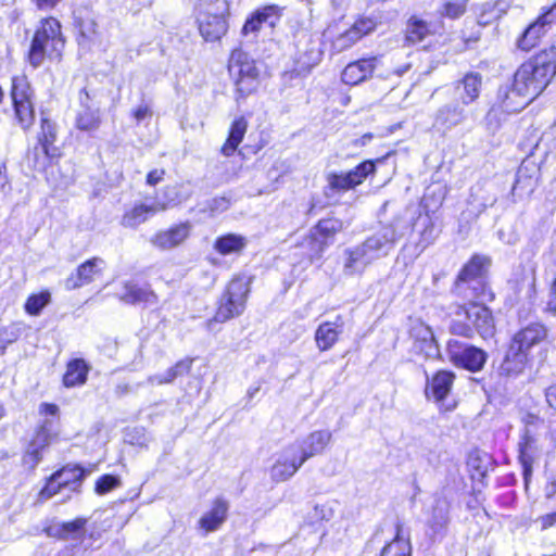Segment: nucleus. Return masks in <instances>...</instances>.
I'll return each instance as SVG.
<instances>
[{"instance_id":"nucleus-63","label":"nucleus","mask_w":556,"mask_h":556,"mask_svg":"<svg viewBox=\"0 0 556 556\" xmlns=\"http://www.w3.org/2000/svg\"><path fill=\"white\" fill-rule=\"evenodd\" d=\"M8 182L7 174L0 167V188H3Z\"/></svg>"},{"instance_id":"nucleus-13","label":"nucleus","mask_w":556,"mask_h":556,"mask_svg":"<svg viewBox=\"0 0 556 556\" xmlns=\"http://www.w3.org/2000/svg\"><path fill=\"white\" fill-rule=\"evenodd\" d=\"M305 463L293 443L287 445L277 456L269 469L270 479L280 483L293 477Z\"/></svg>"},{"instance_id":"nucleus-27","label":"nucleus","mask_w":556,"mask_h":556,"mask_svg":"<svg viewBox=\"0 0 556 556\" xmlns=\"http://www.w3.org/2000/svg\"><path fill=\"white\" fill-rule=\"evenodd\" d=\"M344 320L337 316L333 321L321 323L315 331V342L319 351L330 350L339 340L343 332Z\"/></svg>"},{"instance_id":"nucleus-36","label":"nucleus","mask_w":556,"mask_h":556,"mask_svg":"<svg viewBox=\"0 0 556 556\" xmlns=\"http://www.w3.org/2000/svg\"><path fill=\"white\" fill-rule=\"evenodd\" d=\"M437 28L431 23L422 20L417 15H413L408 18L406 24L405 38L412 45L421 42L428 36L433 35Z\"/></svg>"},{"instance_id":"nucleus-4","label":"nucleus","mask_w":556,"mask_h":556,"mask_svg":"<svg viewBox=\"0 0 556 556\" xmlns=\"http://www.w3.org/2000/svg\"><path fill=\"white\" fill-rule=\"evenodd\" d=\"M491 264L489 256L475 254L459 270L454 292L467 300H493L494 295L486 283V271Z\"/></svg>"},{"instance_id":"nucleus-43","label":"nucleus","mask_w":556,"mask_h":556,"mask_svg":"<svg viewBox=\"0 0 556 556\" xmlns=\"http://www.w3.org/2000/svg\"><path fill=\"white\" fill-rule=\"evenodd\" d=\"M548 30L536 20L530 24L518 40V48L529 51L534 48Z\"/></svg>"},{"instance_id":"nucleus-46","label":"nucleus","mask_w":556,"mask_h":556,"mask_svg":"<svg viewBox=\"0 0 556 556\" xmlns=\"http://www.w3.org/2000/svg\"><path fill=\"white\" fill-rule=\"evenodd\" d=\"M121 484L119 479L111 473L100 476L94 482V492L104 495Z\"/></svg>"},{"instance_id":"nucleus-23","label":"nucleus","mask_w":556,"mask_h":556,"mask_svg":"<svg viewBox=\"0 0 556 556\" xmlns=\"http://www.w3.org/2000/svg\"><path fill=\"white\" fill-rule=\"evenodd\" d=\"M378 64L379 59L377 56L351 62L342 72V81L346 85H358L367 78L371 77Z\"/></svg>"},{"instance_id":"nucleus-34","label":"nucleus","mask_w":556,"mask_h":556,"mask_svg":"<svg viewBox=\"0 0 556 556\" xmlns=\"http://www.w3.org/2000/svg\"><path fill=\"white\" fill-rule=\"evenodd\" d=\"M89 94L86 90L80 91V103L83 109L78 111L76 115L75 125L79 130L83 131H96L101 125L100 111L98 109H91L85 105V99L88 100Z\"/></svg>"},{"instance_id":"nucleus-26","label":"nucleus","mask_w":556,"mask_h":556,"mask_svg":"<svg viewBox=\"0 0 556 556\" xmlns=\"http://www.w3.org/2000/svg\"><path fill=\"white\" fill-rule=\"evenodd\" d=\"M379 556H413L412 542L402 521L394 523V535L382 546Z\"/></svg>"},{"instance_id":"nucleus-29","label":"nucleus","mask_w":556,"mask_h":556,"mask_svg":"<svg viewBox=\"0 0 556 556\" xmlns=\"http://www.w3.org/2000/svg\"><path fill=\"white\" fill-rule=\"evenodd\" d=\"M409 207L413 210L412 212H415V215L410 219V222L417 215L416 223L414 224V228L419 235L417 248H419L420 250H425L435 241L439 235V230L437 229L435 224L429 214L422 215L415 206Z\"/></svg>"},{"instance_id":"nucleus-2","label":"nucleus","mask_w":556,"mask_h":556,"mask_svg":"<svg viewBox=\"0 0 556 556\" xmlns=\"http://www.w3.org/2000/svg\"><path fill=\"white\" fill-rule=\"evenodd\" d=\"M410 207H401L392 220L368 237L363 243L344 251V273L362 274L372 262L387 256L395 243L410 229V219L415 212Z\"/></svg>"},{"instance_id":"nucleus-48","label":"nucleus","mask_w":556,"mask_h":556,"mask_svg":"<svg viewBox=\"0 0 556 556\" xmlns=\"http://www.w3.org/2000/svg\"><path fill=\"white\" fill-rule=\"evenodd\" d=\"M456 318L451 323L450 329L453 334L462 336L465 338H471L473 334L471 323L464 316H458L457 311L455 312Z\"/></svg>"},{"instance_id":"nucleus-28","label":"nucleus","mask_w":556,"mask_h":556,"mask_svg":"<svg viewBox=\"0 0 556 556\" xmlns=\"http://www.w3.org/2000/svg\"><path fill=\"white\" fill-rule=\"evenodd\" d=\"M117 296L127 304L153 305L157 301L155 293L150 288L141 287L134 281L124 282Z\"/></svg>"},{"instance_id":"nucleus-24","label":"nucleus","mask_w":556,"mask_h":556,"mask_svg":"<svg viewBox=\"0 0 556 556\" xmlns=\"http://www.w3.org/2000/svg\"><path fill=\"white\" fill-rule=\"evenodd\" d=\"M482 87V76L476 72L467 73L460 80L454 85L456 99L463 105L473 103L480 96Z\"/></svg>"},{"instance_id":"nucleus-21","label":"nucleus","mask_w":556,"mask_h":556,"mask_svg":"<svg viewBox=\"0 0 556 556\" xmlns=\"http://www.w3.org/2000/svg\"><path fill=\"white\" fill-rule=\"evenodd\" d=\"M229 503L223 497H215L211 507L198 520V528L204 533L217 531L227 520Z\"/></svg>"},{"instance_id":"nucleus-38","label":"nucleus","mask_w":556,"mask_h":556,"mask_svg":"<svg viewBox=\"0 0 556 556\" xmlns=\"http://www.w3.org/2000/svg\"><path fill=\"white\" fill-rule=\"evenodd\" d=\"M192 362V358L180 359L174 366L169 367L166 371L150 376L148 378V382L151 386H162L172 383L176 378L186 376L190 372Z\"/></svg>"},{"instance_id":"nucleus-16","label":"nucleus","mask_w":556,"mask_h":556,"mask_svg":"<svg viewBox=\"0 0 556 556\" xmlns=\"http://www.w3.org/2000/svg\"><path fill=\"white\" fill-rule=\"evenodd\" d=\"M282 11L283 8L277 4H268L256 9L243 24L242 35L249 36L252 34L256 36L264 26L275 27L282 16Z\"/></svg>"},{"instance_id":"nucleus-41","label":"nucleus","mask_w":556,"mask_h":556,"mask_svg":"<svg viewBox=\"0 0 556 556\" xmlns=\"http://www.w3.org/2000/svg\"><path fill=\"white\" fill-rule=\"evenodd\" d=\"M245 237L237 233H227L216 238L214 249L222 255L240 253L247 247Z\"/></svg>"},{"instance_id":"nucleus-42","label":"nucleus","mask_w":556,"mask_h":556,"mask_svg":"<svg viewBox=\"0 0 556 556\" xmlns=\"http://www.w3.org/2000/svg\"><path fill=\"white\" fill-rule=\"evenodd\" d=\"M450 504L446 501H438L431 510L428 528L432 533L443 532L450 522Z\"/></svg>"},{"instance_id":"nucleus-35","label":"nucleus","mask_w":556,"mask_h":556,"mask_svg":"<svg viewBox=\"0 0 556 556\" xmlns=\"http://www.w3.org/2000/svg\"><path fill=\"white\" fill-rule=\"evenodd\" d=\"M90 365L83 358L71 359L63 375V384L66 388L81 387L86 383Z\"/></svg>"},{"instance_id":"nucleus-3","label":"nucleus","mask_w":556,"mask_h":556,"mask_svg":"<svg viewBox=\"0 0 556 556\" xmlns=\"http://www.w3.org/2000/svg\"><path fill=\"white\" fill-rule=\"evenodd\" d=\"M548 336V329L541 323H531L518 330L510 342L501 370L508 376L518 375L526 367L532 351Z\"/></svg>"},{"instance_id":"nucleus-56","label":"nucleus","mask_w":556,"mask_h":556,"mask_svg":"<svg viewBox=\"0 0 556 556\" xmlns=\"http://www.w3.org/2000/svg\"><path fill=\"white\" fill-rule=\"evenodd\" d=\"M540 521L543 529H548L556 526V511L543 515L540 518Z\"/></svg>"},{"instance_id":"nucleus-22","label":"nucleus","mask_w":556,"mask_h":556,"mask_svg":"<svg viewBox=\"0 0 556 556\" xmlns=\"http://www.w3.org/2000/svg\"><path fill=\"white\" fill-rule=\"evenodd\" d=\"M104 266V261L100 257H92L79 265L75 273L65 279V288L75 290L93 281Z\"/></svg>"},{"instance_id":"nucleus-19","label":"nucleus","mask_w":556,"mask_h":556,"mask_svg":"<svg viewBox=\"0 0 556 556\" xmlns=\"http://www.w3.org/2000/svg\"><path fill=\"white\" fill-rule=\"evenodd\" d=\"M191 232V224L179 223L167 229L156 232L150 240L153 247L160 250H172L182 244Z\"/></svg>"},{"instance_id":"nucleus-6","label":"nucleus","mask_w":556,"mask_h":556,"mask_svg":"<svg viewBox=\"0 0 556 556\" xmlns=\"http://www.w3.org/2000/svg\"><path fill=\"white\" fill-rule=\"evenodd\" d=\"M87 475L88 470L81 464L66 463L62 465L45 478L43 484L36 495L37 502L45 503L63 492L75 495L81 493Z\"/></svg>"},{"instance_id":"nucleus-37","label":"nucleus","mask_w":556,"mask_h":556,"mask_svg":"<svg viewBox=\"0 0 556 556\" xmlns=\"http://www.w3.org/2000/svg\"><path fill=\"white\" fill-rule=\"evenodd\" d=\"M87 518L76 517L70 521H64L51 532V529H46L48 535L53 536L58 540L66 541L71 539L81 538L87 526Z\"/></svg>"},{"instance_id":"nucleus-52","label":"nucleus","mask_w":556,"mask_h":556,"mask_svg":"<svg viewBox=\"0 0 556 556\" xmlns=\"http://www.w3.org/2000/svg\"><path fill=\"white\" fill-rule=\"evenodd\" d=\"M17 339V333L13 329L0 327V354L3 353L7 345Z\"/></svg>"},{"instance_id":"nucleus-15","label":"nucleus","mask_w":556,"mask_h":556,"mask_svg":"<svg viewBox=\"0 0 556 556\" xmlns=\"http://www.w3.org/2000/svg\"><path fill=\"white\" fill-rule=\"evenodd\" d=\"M448 354L454 364L470 371L482 369L486 362V353L472 345H463L457 340L447 343Z\"/></svg>"},{"instance_id":"nucleus-30","label":"nucleus","mask_w":556,"mask_h":556,"mask_svg":"<svg viewBox=\"0 0 556 556\" xmlns=\"http://www.w3.org/2000/svg\"><path fill=\"white\" fill-rule=\"evenodd\" d=\"M468 114L460 104H447L438 110L433 126L439 130H450L464 123Z\"/></svg>"},{"instance_id":"nucleus-59","label":"nucleus","mask_w":556,"mask_h":556,"mask_svg":"<svg viewBox=\"0 0 556 556\" xmlns=\"http://www.w3.org/2000/svg\"><path fill=\"white\" fill-rule=\"evenodd\" d=\"M419 333L421 334L422 340L426 343H429V345H432V343H433V333H432V331H431V329L429 327L420 325Z\"/></svg>"},{"instance_id":"nucleus-44","label":"nucleus","mask_w":556,"mask_h":556,"mask_svg":"<svg viewBox=\"0 0 556 556\" xmlns=\"http://www.w3.org/2000/svg\"><path fill=\"white\" fill-rule=\"evenodd\" d=\"M51 294L49 291H41L37 294L28 296L25 303V311L27 314L37 316L40 314L42 308L49 304Z\"/></svg>"},{"instance_id":"nucleus-17","label":"nucleus","mask_w":556,"mask_h":556,"mask_svg":"<svg viewBox=\"0 0 556 556\" xmlns=\"http://www.w3.org/2000/svg\"><path fill=\"white\" fill-rule=\"evenodd\" d=\"M343 229L342 220L338 218H324L313 228L311 244L314 253L312 257H319L326 248L332 243L333 237Z\"/></svg>"},{"instance_id":"nucleus-39","label":"nucleus","mask_w":556,"mask_h":556,"mask_svg":"<svg viewBox=\"0 0 556 556\" xmlns=\"http://www.w3.org/2000/svg\"><path fill=\"white\" fill-rule=\"evenodd\" d=\"M248 129V121L244 117L236 118L229 128L228 137L223 144L220 152L225 156H231L242 142Z\"/></svg>"},{"instance_id":"nucleus-57","label":"nucleus","mask_w":556,"mask_h":556,"mask_svg":"<svg viewBox=\"0 0 556 556\" xmlns=\"http://www.w3.org/2000/svg\"><path fill=\"white\" fill-rule=\"evenodd\" d=\"M546 402L556 412V387H549L545 392Z\"/></svg>"},{"instance_id":"nucleus-61","label":"nucleus","mask_w":556,"mask_h":556,"mask_svg":"<svg viewBox=\"0 0 556 556\" xmlns=\"http://www.w3.org/2000/svg\"><path fill=\"white\" fill-rule=\"evenodd\" d=\"M61 0H36V4L40 10L53 9Z\"/></svg>"},{"instance_id":"nucleus-45","label":"nucleus","mask_w":556,"mask_h":556,"mask_svg":"<svg viewBox=\"0 0 556 556\" xmlns=\"http://www.w3.org/2000/svg\"><path fill=\"white\" fill-rule=\"evenodd\" d=\"M467 8V0H444L439 14L442 17L455 20L464 15Z\"/></svg>"},{"instance_id":"nucleus-58","label":"nucleus","mask_w":556,"mask_h":556,"mask_svg":"<svg viewBox=\"0 0 556 556\" xmlns=\"http://www.w3.org/2000/svg\"><path fill=\"white\" fill-rule=\"evenodd\" d=\"M262 391V382L257 381L251 384L247 391L248 401H253Z\"/></svg>"},{"instance_id":"nucleus-47","label":"nucleus","mask_w":556,"mask_h":556,"mask_svg":"<svg viewBox=\"0 0 556 556\" xmlns=\"http://www.w3.org/2000/svg\"><path fill=\"white\" fill-rule=\"evenodd\" d=\"M43 445L28 447L22 456V465L34 470L42 459Z\"/></svg>"},{"instance_id":"nucleus-11","label":"nucleus","mask_w":556,"mask_h":556,"mask_svg":"<svg viewBox=\"0 0 556 556\" xmlns=\"http://www.w3.org/2000/svg\"><path fill=\"white\" fill-rule=\"evenodd\" d=\"M11 99L17 123L23 129H28L35 119L34 91L25 75L12 78Z\"/></svg>"},{"instance_id":"nucleus-32","label":"nucleus","mask_w":556,"mask_h":556,"mask_svg":"<svg viewBox=\"0 0 556 556\" xmlns=\"http://www.w3.org/2000/svg\"><path fill=\"white\" fill-rule=\"evenodd\" d=\"M319 62V54L309 51L299 55L295 61V65L291 71H286L282 74V81L286 87L292 86L293 79H301L306 76L314 66Z\"/></svg>"},{"instance_id":"nucleus-54","label":"nucleus","mask_w":556,"mask_h":556,"mask_svg":"<svg viewBox=\"0 0 556 556\" xmlns=\"http://www.w3.org/2000/svg\"><path fill=\"white\" fill-rule=\"evenodd\" d=\"M165 175L163 169H153L147 176V184L150 186H155L159 184Z\"/></svg>"},{"instance_id":"nucleus-12","label":"nucleus","mask_w":556,"mask_h":556,"mask_svg":"<svg viewBox=\"0 0 556 556\" xmlns=\"http://www.w3.org/2000/svg\"><path fill=\"white\" fill-rule=\"evenodd\" d=\"M485 300L468 301L466 305L457 307V315L464 316L471 323L472 330L477 331L482 338L492 337L495 330L492 312L480 302Z\"/></svg>"},{"instance_id":"nucleus-64","label":"nucleus","mask_w":556,"mask_h":556,"mask_svg":"<svg viewBox=\"0 0 556 556\" xmlns=\"http://www.w3.org/2000/svg\"><path fill=\"white\" fill-rule=\"evenodd\" d=\"M93 33H94V23L93 22L90 23V27L87 30L81 29V35L85 37H89V34H93Z\"/></svg>"},{"instance_id":"nucleus-55","label":"nucleus","mask_w":556,"mask_h":556,"mask_svg":"<svg viewBox=\"0 0 556 556\" xmlns=\"http://www.w3.org/2000/svg\"><path fill=\"white\" fill-rule=\"evenodd\" d=\"M492 8H493V10H495L497 12L496 14L500 15V17H502L509 10L510 1L497 0L495 2H492Z\"/></svg>"},{"instance_id":"nucleus-9","label":"nucleus","mask_w":556,"mask_h":556,"mask_svg":"<svg viewBox=\"0 0 556 556\" xmlns=\"http://www.w3.org/2000/svg\"><path fill=\"white\" fill-rule=\"evenodd\" d=\"M228 71L236 85L238 98H245L258 87L260 72L255 62L240 49L231 52Z\"/></svg>"},{"instance_id":"nucleus-5","label":"nucleus","mask_w":556,"mask_h":556,"mask_svg":"<svg viewBox=\"0 0 556 556\" xmlns=\"http://www.w3.org/2000/svg\"><path fill=\"white\" fill-rule=\"evenodd\" d=\"M64 47L61 23L54 17L42 18L31 39L27 61L38 68L46 59L60 60Z\"/></svg>"},{"instance_id":"nucleus-53","label":"nucleus","mask_w":556,"mask_h":556,"mask_svg":"<svg viewBox=\"0 0 556 556\" xmlns=\"http://www.w3.org/2000/svg\"><path fill=\"white\" fill-rule=\"evenodd\" d=\"M229 206L230 201L226 198H214L208 204V207L213 213L225 212Z\"/></svg>"},{"instance_id":"nucleus-18","label":"nucleus","mask_w":556,"mask_h":556,"mask_svg":"<svg viewBox=\"0 0 556 556\" xmlns=\"http://www.w3.org/2000/svg\"><path fill=\"white\" fill-rule=\"evenodd\" d=\"M454 374L448 370H440L438 371L430 380L427 382L426 387V395L429 400H433L441 407H444L448 410L452 405L445 404V401L448 397L450 391L452 389L454 382Z\"/></svg>"},{"instance_id":"nucleus-7","label":"nucleus","mask_w":556,"mask_h":556,"mask_svg":"<svg viewBox=\"0 0 556 556\" xmlns=\"http://www.w3.org/2000/svg\"><path fill=\"white\" fill-rule=\"evenodd\" d=\"M225 0H201L198 5L197 22L200 35L205 41H217L227 33Z\"/></svg>"},{"instance_id":"nucleus-31","label":"nucleus","mask_w":556,"mask_h":556,"mask_svg":"<svg viewBox=\"0 0 556 556\" xmlns=\"http://www.w3.org/2000/svg\"><path fill=\"white\" fill-rule=\"evenodd\" d=\"M538 168L534 165L529 167L525 162L516 173V180L511 188L514 197L523 198L530 195L538 185Z\"/></svg>"},{"instance_id":"nucleus-8","label":"nucleus","mask_w":556,"mask_h":556,"mask_svg":"<svg viewBox=\"0 0 556 556\" xmlns=\"http://www.w3.org/2000/svg\"><path fill=\"white\" fill-rule=\"evenodd\" d=\"M250 282L249 278L237 276L228 283L213 319L207 323L208 326L213 323H225L243 313L250 292Z\"/></svg>"},{"instance_id":"nucleus-50","label":"nucleus","mask_w":556,"mask_h":556,"mask_svg":"<svg viewBox=\"0 0 556 556\" xmlns=\"http://www.w3.org/2000/svg\"><path fill=\"white\" fill-rule=\"evenodd\" d=\"M536 21L543 25L547 30L552 25L556 24V2L547 8L543 9L541 15L536 18Z\"/></svg>"},{"instance_id":"nucleus-14","label":"nucleus","mask_w":556,"mask_h":556,"mask_svg":"<svg viewBox=\"0 0 556 556\" xmlns=\"http://www.w3.org/2000/svg\"><path fill=\"white\" fill-rule=\"evenodd\" d=\"M41 131L38 136L39 147L33 151L35 155L34 167L41 169L46 166L48 160L59 156V149L54 146L56 141V125L47 117L41 118Z\"/></svg>"},{"instance_id":"nucleus-1","label":"nucleus","mask_w":556,"mask_h":556,"mask_svg":"<svg viewBox=\"0 0 556 556\" xmlns=\"http://www.w3.org/2000/svg\"><path fill=\"white\" fill-rule=\"evenodd\" d=\"M555 75L556 48L551 46L517 68L511 89L503 100V109L506 112H519L546 89Z\"/></svg>"},{"instance_id":"nucleus-10","label":"nucleus","mask_w":556,"mask_h":556,"mask_svg":"<svg viewBox=\"0 0 556 556\" xmlns=\"http://www.w3.org/2000/svg\"><path fill=\"white\" fill-rule=\"evenodd\" d=\"M375 172L376 162L371 160H366L348 172H329L326 175L325 195L333 198L353 190Z\"/></svg>"},{"instance_id":"nucleus-25","label":"nucleus","mask_w":556,"mask_h":556,"mask_svg":"<svg viewBox=\"0 0 556 556\" xmlns=\"http://www.w3.org/2000/svg\"><path fill=\"white\" fill-rule=\"evenodd\" d=\"M540 448V438L527 429L519 442L518 459L522 466V473L526 481L531 476L534 456Z\"/></svg>"},{"instance_id":"nucleus-51","label":"nucleus","mask_w":556,"mask_h":556,"mask_svg":"<svg viewBox=\"0 0 556 556\" xmlns=\"http://www.w3.org/2000/svg\"><path fill=\"white\" fill-rule=\"evenodd\" d=\"M132 117L137 124L152 117V109L149 103L141 102L137 108L132 110Z\"/></svg>"},{"instance_id":"nucleus-33","label":"nucleus","mask_w":556,"mask_h":556,"mask_svg":"<svg viewBox=\"0 0 556 556\" xmlns=\"http://www.w3.org/2000/svg\"><path fill=\"white\" fill-rule=\"evenodd\" d=\"M377 27V21L374 17L362 16L355 21L350 29H348L339 39L338 43L341 49L348 48L355 43L365 35L371 33Z\"/></svg>"},{"instance_id":"nucleus-62","label":"nucleus","mask_w":556,"mask_h":556,"mask_svg":"<svg viewBox=\"0 0 556 556\" xmlns=\"http://www.w3.org/2000/svg\"><path fill=\"white\" fill-rule=\"evenodd\" d=\"M128 442L130 444H138V445H142L146 443V439H144V434H140L137 439H135L134 437H130L128 439Z\"/></svg>"},{"instance_id":"nucleus-60","label":"nucleus","mask_w":556,"mask_h":556,"mask_svg":"<svg viewBox=\"0 0 556 556\" xmlns=\"http://www.w3.org/2000/svg\"><path fill=\"white\" fill-rule=\"evenodd\" d=\"M58 410H59V407L54 404H48V403H42L40 405V413L41 414H46V415H50V416H55L58 414Z\"/></svg>"},{"instance_id":"nucleus-20","label":"nucleus","mask_w":556,"mask_h":556,"mask_svg":"<svg viewBox=\"0 0 556 556\" xmlns=\"http://www.w3.org/2000/svg\"><path fill=\"white\" fill-rule=\"evenodd\" d=\"M332 434L327 430H317L311 432L305 438L293 442L303 459H307L321 455L330 445Z\"/></svg>"},{"instance_id":"nucleus-49","label":"nucleus","mask_w":556,"mask_h":556,"mask_svg":"<svg viewBox=\"0 0 556 556\" xmlns=\"http://www.w3.org/2000/svg\"><path fill=\"white\" fill-rule=\"evenodd\" d=\"M497 12L493 10L492 2H486L480 7L478 12V23L480 25H489L494 21L501 18Z\"/></svg>"},{"instance_id":"nucleus-40","label":"nucleus","mask_w":556,"mask_h":556,"mask_svg":"<svg viewBox=\"0 0 556 556\" xmlns=\"http://www.w3.org/2000/svg\"><path fill=\"white\" fill-rule=\"evenodd\" d=\"M165 206H159L157 204L135 205L131 210L127 211L122 219V224L125 227L135 228L140 224L144 223L150 216L155 214L160 210H164Z\"/></svg>"}]
</instances>
